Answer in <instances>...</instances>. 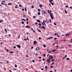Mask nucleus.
I'll return each instance as SVG.
<instances>
[{
    "label": "nucleus",
    "mask_w": 72,
    "mask_h": 72,
    "mask_svg": "<svg viewBox=\"0 0 72 72\" xmlns=\"http://www.w3.org/2000/svg\"><path fill=\"white\" fill-rule=\"evenodd\" d=\"M54 60H55L53 59L51 60V62H53V61H54Z\"/></svg>",
    "instance_id": "393cba45"
},
{
    "label": "nucleus",
    "mask_w": 72,
    "mask_h": 72,
    "mask_svg": "<svg viewBox=\"0 0 72 72\" xmlns=\"http://www.w3.org/2000/svg\"><path fill=\"white\" fill-rule=\"evenodd\" d=\"M42 60L43 61H44V60H45V58H43L42 59Z\"/></svg>",
    "instance_id": "2f4dec72"
},
{
    "label": "nucleus",
    "mask_w": 72,
    "mask_h": 72,
    "mask_svg": "<svg viewBox=\"0 0 72 72\" xmlns=\"http://www.w3.org/2000/svg\"><path fill=\"white\" fill-rule=\"evenodd\" d=\"M57 38H54V41H57Z\"/></svg>",
    "instance_id": "4468645a"
},
{
    "label": "nucleus",
    "mask_w": 72,
    "mask_h": 72,
    "mask_svg": "<svg viewBox=\"0 0 72 72\" xmlns=\"http://www.w3.org/2000/svg\"><path fill=\"white\" fill-rule=\"evenodd\" d=\"M26 24H28V21H27V22Z\"/></svg>",
    "instance_id": "680f3d73"
},
{
    "label": "nucleus",
    "mask_w": 72,
    "mask_h": 72,
    "mask_svg": "<svg viewBox=\"0 0 72 72\" xmlns=\"http://www.w3.org/2000/svg\"><path fill=\"white\" fill-rule=\"evenodd\" d=\"M22 11H24V8L22 9Z\"/></svg>",
    "instance_id": "8fccbe9b"
},
{
    "label": "nucleus",
    "mask_w": 72,
    "mask_h": 72,
    "mask_svg": "<svg viewBox=\"0 0 72 72\" xmlns=\"http://www.w3.org/2000/svg\"><path fill=\"white\" fill-rule=\"evenodd\" d=\"M28 18L26 19V21H28Z\"/></svg>",
    "instance_id": "052dcab7"
},
{
    "label": "nucleus",
    "mask_w": 72,
    "mask_h": 72,
    "mask_svg": "<svg viewBox=\"0 0 72 72\" xmlns=\"http://www.w3.org/2000/svg\"><path fill=\"white\" fill-rule=\"evenodd\" d=\"M19 7H21L22 6V5H21V4H19Z\"/></svg>",
    "instance_id": "ea45409f"
},
{
    "label": "nucleus",
    "mask_w": 72,
    "mask_h": 72,
    "mask_svg": "<svg viewBox=\"0 0 72 72\" xmlns=\"http://www.w3.org/2000/svg\"><path fill=\"white\" fill-rule=\"evenodd\" d=\"M49 58H50V59H52L53 58V56L51 55H50L49 56Z\"/></svg>",
    "instance_id": "7ed1b4c3"
},
{
    "label": "nucleus",
    "mask_w": 72,
    "mask_h": 72,
    "mask_svg": "<svg viewBox=\"0 0 72 72\" xmlns=\"http://www.w3.org/2000/svg\"><path fill=\"white\" fill-rule=\"evenodd\" d=\"M41 37H39V40H41Z\"/></svg>",
    "instance_id": "3c124183"
},
{
    "label": "nucleus",
    "mask_w": 72,
    "mask_h": 72,
    "mask_svg": "<svg viewBox=\"0 0 72 72\" xmlns=\"http://www.w3.org/2000/svg\"><path fill=\"white\" fill-rule=\"evenodd\" d=\"M54 25H55V26H56L57 25V24L55 22L54 23Z\"/></svg>",
    "instance_id": "7c9ffc66"
},
{
    "label": "nucleus",
    "mask_w": 72,
    "mask_h": 72,
    "mask_svg": "<svg viewBox=\"0 0 72 72\" xmlns=\"http://www.w3.org/2000/svg\"><path fill=\"white\" fill-rule=\"evenodd\" d=\"M10 53H14V52L12 51L10 52Z\"/></svg>",
    "instance_id": "cd10ccee"
},
{
    "label": "nucleus",
    "mask_w": 72,
    "mask_h": 72,
    "mask_svg": "<svg viewBox=\"0 0 72 72\" xmlns=\"http://www.w3.org/2000/svg\"><path fill=\"white\" fill-rule=\"evenodd\" d=\"M39 49H40V48L39 47H37L36 48V50L37 51H38V50H39Z\"/></svg>",
    "instance_id": "9b49d317"
},
{
    "label": "nucleus",
    "mask_w": 72,
    "mask_h": 72,
    "mask_svg": "<svg viewBox=\"0 0 72 72\" xmlns=\"http://www.w3.org/2000/svg\"><path fill=\"white\" fill-rule=\"evenodd\" d=\"M53 38V37H51L50 38H49V39H51Z\"/></svg>",
    "instance_id": "6ab92c4d"
},
{
    "label": "nucleus",
    "mask_w": 72,
    "mask_h": 72,
    "mask_svg": "<svg viewBox=\"0 0 72 72\" xmlns=\"http://www.w3.org/2000/svg\"><path fill=\"white\" fill-rule=\"evenodd\" d=\"M66 7L68 8V5H66Z\"/></svg>",
    "instance_id": "4d7b16f0"
},
{
    "label": "nucleus",
    "mask_w": 72,
    "mask_h": 72,
    "mask_svg": "<svg viewBox=\"0 0 72 72\" xmlns=\"http://www.w3.org/2000/svg\"><path fill=\"white\" fill-rule=\"evenodd\" d=\"M49 21H47L46 23L47 24H49Z\"/></svg>",
    "instance_id": "f704fd0d"
},
{
    "label": "nucleus",
    "mask_w": 72,
    "mask_h": 72,
    "mask_svg": "<svg viewBox=\"0 0 72 72\" xmlns=\"http://www.w3.org/2000/svg\"><path fill=\"white\" fill-rule=\"evenodd\" d=\"M37 22H39V23H40V22H41V21L39 20H37Z\"/></svg>",
    "instance_id": "ddd939ff"
},
{
    "label": "nucleus",
    "mask_w": 72,
    "mask_h": 72,
    "mask_svg": "<svg viewBox=\"0 0 72 72\" xmlns=\"http://www.w3.org/2000/svg\"><path fill=\"white\" fill-rule=\"evenodd\" d=\"M49 1L50 3H51V4L52 5H54V3H52V2L50 1V0H49Z\"/></svg>",
    "instance_id": "423d86ee"
},
{
    "label": "nucleus",
    "mask_w": 72,
    "mask_h": 72,
    "mask_svg": "<svg viewBox=\"0 0 72 72\" xmlns=\"http://www.w3.org/2000/svg\"><path fill=\"white\" fill-rule=\"evenodd\" d=\"M54 64V62H53L51 64V66H52V65H53V64Z\"/></svg>",
    "instance_id": "c85d7f7f"
},
{
    "label": "nucleus",
    "mask_w": 72,
    "mask_h": 72,
    "mask_svg": "<svg viewBox=\"0 0 72 72\" xmlns=\"http://www.w3.org/2000/svg\"><path fill=\"white\" fill-rule=\"evenodd\" d=\"M38 58H39V59H41L42 58V57H38Z\"/></svg>",
    "instance_id": "bb28decb"
},
{
    "label": "nucleus",
    "mask_w": 72,
    "mask_h": 72,
    "mask_svg": "<svg viewBox=\"0 0 72 72\" xmlns=\"http://www.w3.org/2000/svg\"><path fill=\"white\" fill-rule=\"evenodd\" d=\"M0 44L1 45H2V44H3V42H1Z\"/></svg>",
    "instance_id": "e2e57ef3"
},
{
    "label": "nucleus",
    "mask_w": 72,
    "mask_h": 72,
    "mask_svg": "<svg viewBox=\"0 0 72 72\" xmlns=\"http://www.w3.org/2000/svg\"><path fill=\"white\" fill-rule=\"evenodd\" d=\"M39 28H43L44 30H45V28L44 26H42L41 27V26H39Z\"/></svg>",
    "instance_id": "39448f33"
},
{
    "label": "nucleus",
    "mask_w": 72,
    "mask_h": 72,
    "mask_svg": "<svg viewBox=\"0 0 72 72\" xmlns=\"http://www.w3.org/2000/svg\"><path fill=\"white\" fill-rule=\"evenodd\" d=\"M55 50H53L52 51H55Z\"/></svg>",
    "instance_id": "338daca9"
},
{
    "label": "nucleus",
    "mask_w": 72,
    "mask_h": 72,
    "mask_svg": "<svg viewBox=\"0 0 72 72\" xmlns=\"http://www.w3.org/2000/svg\"><path fill=\"white\" fill-rule=\"evenodd\" d=\"M26 28H30V27L28 25H27L26 26Z\"/></svg>",
    "instance_id": "1a4fd4ad"
},
{
    "label": "nucleus",
    "mask_w": 72,
    "mask_h": 72,
    "mask_svg": "<svg viewBox=\"0 0 72 72\" xmlns=\"http://www.w3.org/2000/svg\"><path fill=\"white\" fill-rule=\"evenodd\" d=\"M37 42H36V41H34V43H33L34 45H36V43H37Z\"/></svg>",
    "instance_id": "0eeeda50"
},
{
    "label": "nucleus",
    "mask_w": 72,
    "mask_h": 72,
    "mask_svg": "<svg viewBox=\"0 0 72 72\" xmlns=\"http://www.w3.org/2000/svg\"><path fill=\"white\" fill-rule=\"evenodd\" d=\"M15 67L16 68V67H17V65H16V64H15Z\"/></svg>",
    "instance_id": "b1692460"
},
{
    "label": "nucleus",
    "mask_w": 72,
    "mask_h": 72,
    "mask_svg": "<svg viewBox=\"0 0 72 72\" xmlns=\"http://www.w3.org/2000/svg\"><path fill=\"white\" fill-rule=\"evenodd\" d=\"M21 23H22V24H24V22H22Z\"/></svg>",
    "instance_id": "69168bd1"
},
{
    "label": "nucleus",
    "mask_w": 72,
    "mask_h": 72,
    "mask_svg": "<svg viewBox=\"0 0 72 72\" xmlns=\"http://www.w3.org/2000/svg\"><path fill=\"white\" fill-rule=\"evenodd\" d=\"M1 22H3L2 20H0V23H1Z\"/></svg>",
    "instance_id": "5fc2aeb1"
},
{
    "label": "nucleus",
    "mask_w": 72,
    "mask_h": 72,
    "mask_svg": "<svg viewBox=\"0 0 72 72\" xmlns=\"http://www.w3.org/2000/svg\"><path fill=\"white\" fill-rule=\"evenodd\" d=\"M22 20H23V21H24L25 22H26V20H25V19H22Z\"/></svg>",
    "instance_id": "a211bd4d"
},
{
    "label": "nucleus",
    "mask_w": 72,
    "mask_h": 72,
    "mask_svg": "<svg viewBox=\"0 0 72 72\" xmlns=\"http://www.w3.org/2000/svg\"><path fill=\"white\" fill-rule=\"evenodd\" d=\"M52 11H50L48 10V13L49 14V13H51V12H52Z\"/></svg>",
    "instance_id": "6e6552de"
},
{
    "label": "nucleus",
    "mask_w": 72,
    "mask_h": 72,
    "mask_svg": "<svg viewBox=\"0 0 72 72\" xmlns=\"http://www.w3.org/2000/svg\"><path fill=\"white\" fill-rule=\"evenodd\" d=\"M43 56H44V57H45L46 56V54H43L42 55Z\"/></svg>",
    "instance_id": "dca6fc26"
},
{
    "label": "nucleus",
    "mask_w": 72,
    "mask_h": 72,
    "mask_svg": "<svg viewBox=\"0 0 72 72\" xmlns=\"http://www.w3.org/2000/svg\"><path fill=\"white\" fill-rule=\"evenodd\" d=\"M14 48L15 49V48H16V47H15V46H14Z\"/></svg>",
    "instance_id": "de8ad7c7"
},
{
    "label": "nucleus",
    "mask_w": 72,
    "mask_h": 72,
    "mask_svg": "<svg viewBox=\"0 0 72 72\" xmlns=\"http://www.w3.org/2000/svg\"><path fill=\"white\" fill-rule=\"evenodd\" d=\"M6 51H7V52H9V50H6Z\"/></svg>",
    "instance_id": "49530a36"
},
{
    "label": "nucleus",
    "mask_w": 72,
    "mask_h": 72,
    "mask_svg": "<svg viewBox=\"0 0 72 72\" xmlns=\"http://www.w3.org/2000/svg\"><path fill=\"white\" fill-rule=\"evenodd\" d=\"M38 12H40V9H38Z\"/></svg>",
    "instance_id": "603ef678"
},
{
    "label": "nucleus",
    "mask_w": 72,
    "mask_h": 72,
    "mask_svg": "<svg viewBox=\"0 0 72 72\" xmlns=\"http://www.w3.org/2000/svg\"><path fill=\"white\" fill-rule=\"evenodd\" d=\"M38 15H40V13L39 12L38 13Z\"/></svg>",
    "instance_id": "412c9836"
},
{
    "label": "nucleus",
    "mask_w": 72,
    "mask_h": 72,
    "mask_svg": "<svg viewBox=\"0 0 72 72\" xmlns=\"http://www.w3.org/2000/svg\"><path fill=\"white\" fill-rule=\"evenodd\" d=\"M70 9H72V7H71V6L70 7Z\"/></svg>",
    "instance_id": "774afa93"
},
{
    "label": "nucleus",
    "mask_w": 72,
    "mask_h": 72,
    "mask_svg": "<svg viewBox=\"0 0 72 72\" xmlns=\"http://www.w3.org/2000/svg\"><path fill=\"white\" fill-rule=\"evenodd\" d=\"M51 20H49V22H50V23H51Z\"/></svg>",
    "instance_id": "13d9d810"
},
{
    "label": "nucleus",
    "mask_w": 72,
    "mask_h": 72,
    "mask_svg": "<svg viewBox=\"0 0 72 72\" xmlns=\"http://www.w3.org/2000/svg\"><path fill=\"white\" fill-rule=\"evenodd\" d=\"M16 46H17L18 48H19V49L21 48V46H20V45H16Z\"/></svg>",
    "instance_id": "9d476101"
},
{
    "label": "nucleus",
    "mask_w": 72,
    "mask_h": 72,
    "mask_svg": "<svg viewBox=\"0 0 72 72\" xmlns=\"http://www.w3.org/2000/svg\"><path fill=\"white\" fill-rule=\"evenodd\" d=\"M46 61L47 62H48V63H50V58H49L48 59L46 60Z\"/></svg>",
    "instance_id": "f03ea898"
},
{
    "label": "nucleus",
    "mask_w": 72,
    "mask_h": 72,
    "mask_svg": "<svg viewBox=\"0 0 72 72\" xmlns=\"http://www.w3.org/2000/svg\"><path fill=\"white\" fill-rule=\"evenodd\" d=\"M50 17H51V18L53 20L54 19L53 14V13H50Z\"/></svg>",
    "instance_id": "f257e3e1"
},
{
    "label": "nucleus",
    "mask_w": 72,
    "mask_h": 72,
    "mask_svg": "<svg viewBox=\"0 0 72 72\" xmlns=\"http://www.w3.org/2000/svg\"><path fill=\"white\" fill-rule=\"evenodd\" d=\"M5 31L6 32H7V30H6V29H4Z\"/></svg>",
    "instance_id": "4be33fe9"
},
{
    "label": "nucleus",
    "mask_w": 72,
    "mask_h": 72,
    "mask_svg": "<svg viewBox=\"0 0 72 72\" xmlns=\"http://www.w3.org/2000/svg\"><path fill=\"white\" fill-rule=\"evenodd\" d=\"M50 68H53V66H51Z\"/></svg>",
    "instance_id": "c756f323"
},
{
    "label": "nucleus",
    "mask_w": 72,
    "mask_h": 72,
    "mask_svg": "<svg viewBox=\"0 0 72 72\" xmlns=\"http://www.w3.org/2000/svg\"><path fill=\"white\" fill-rule=\"evenodd\" d=\"M43 47H44V48H46V46H45V44H44L43 45Z\"/></svg>",
    "instance_id": "a878e982"
},
{
    "label": "nucleus",
    "mask_w": 72,
    "mask_h": 72,
    "mask_svg": "<svg viewBox=\"0 0 72 72\" xmlns=\"http://www.w3.org/2000/svg\"><path fill=\"white\" fill-rule=\"evenodd\" d=\"M66 14H67V12L66 11V10H64Z\"/></svg>",
    "instance_id": "5701e85b"
},
{
    "label": "nucleus",
    "mask_w": 72,
    "mask_h": 72,
    "mask_svg": "<svg viewBox=\"0 0 72 72\" xmlns=\"http://www.w3.org/2000/svg\"><path fill=\"white\" fill-rule=\"evenodd\" d=\"M33 18H36V16H33Z\"/></svg>",
    "instance_id": "72a5a7b5"
},
{
    "label": "nucleus",
    "mask_w": 72,
    "mask_h": 72,
    "mask_svg": "<svg viewBox=\"0 0 72 72\" xmlns=\"http://www.w3.org/2000/svg\"><path fill=\"white\" fill-rule=\"evenodd\" d=\"M67 60H69V58H66Z\"/></svg>",
    "instance_id": "4c0bfd02"
},
{
    "label": "nucleus",
    "mask_w": 72,
    "mask_h": 72,
    "mask_svg": "<svg viewBox=\"0 0 72 72\" xmlns=\"http://www.w3.org/2000/svg\"><path fill=\"white\" fill-rule=\"evenodd\" d=\"M39 26H41V24L40 23H39Z\"/></svg>",
    "instance_id": "e433bc0d"
},
{
    "label": "nucleus",
    "mask_w": 72,
    "mask_h": 72,
    "mask_svg": "<svg viewBox=\"0 0 72 72\" xmlns=\"http://www.w3.org/2000/svg\"><path fill=\"white\" fill-rule=\"evenodd\" d=\"M69 34H66V36H69Z\"/></svg>",
    "instance_id": "f8f14e48"
},
{
    "label": "nucleus",
    "mask_w": 72,
    "mask_h": 72,
    "mask_svg": "<svg viewBox=\"0 0 72 72\" xmlns=\"http://www.w3.org/2000/svg\"><path fill=\"white\" fill-rule=\"evenodd\" d=\"M46 25V24L45 23H44L43 24V26H45Z\"/></svg>",
    "instance_id": "09e8293b"
},
{
    "label": "nucleus",
    "mask_w": 72,
    "mask_h": 72,
    "mask_svg": "<svg viewBox=\"0 0 72 72\" xmlns=\"http://www.w3.org/2000/svg\"><path fill=\"white\" fill-rule=\"evenodd\" d=\"M15 8H18V6H15Z\"/></svg>",
    "instance_id": "864d4df0"
},
{
    "label": "nucleus",
    "mask_w": 72,
    "mask_h": 72,
    "mask_svg": "<svg viewBox=\"0 0 72 72\" xmlns=\"http://www.w3.org/2000/svg\"><path fill=\"white\" fill-rule=\"evenodd\" d=\"M24 9L25 10V12H27V8H26V7Z\"/></svg>",
    "instance_id": "f3484780"
},
{
    "label": "nucleus",
    "mask_w": 72,
    "mask_h": 72,
    "mask_svg": "<svg viewBox=\"0 0 72 72\" xmlns=\"http://www.w3.org/2000/svg\"><path fill=\"white\" fill-rule=\"evenodd\" d=\"M39 6H40V8H41V7H42V6L41 5H39Z\"/></svg>",
    "instance_id": "aec40b11"
},
{
    "label": "nucleus",
    "mask_w": 72,
    "mask_h": 72,
    "mask_svg": "<svg viewBox=\"0 0 72 72\" xmlns=\"http://www.w3.org/2000/svg\"><path fill=\"white\" fill-rule=\"evenodd\" d=\"M35 55H36L37 56L38 55L37 53L35 54Z\"/></svg>",
    "instance_id": "79ce46f5"
},
{
    "label": "nucleus",
    "mask_w": 72,
    "mask_h": 72,
    "mask_svg": "<svg viewBox=\"0 0 72 72\" xmlns=\"http://www.w3.org/2000/svg\"><path fill=\"white\" fill-rule=\"evenodd\" d=\"M41 70H42V71H43V70H44V68H42L41 69Z\"/></svg>",
    "instance_id": "bf43d9fd"
},
{
    "label": "nucleus",
    "mask_w": 72,
    "mask_h": 72,
    "mask_svg": "<svg viewBox=\"0 0 72 72\" xmlns=\"http://www.w3.org/2000/svg\"><path fill=\"white\" fill-rule=\"evenodd\" d=\"M33 31L34 33H35V32H35V30H33Z\"/></svg>",
    "instance_id": "58836bf2"
},
{
    "label": "nucleus",
    "mask_w": 72,
    "mask_h": 72,
    "mask_svg": "<svg viewBox=\"0 0 72 72\" xmlns=\"http://www.w3.org/2000/svg\"><path fill=\"white\" fill-rule=\"evenodd\" d=\"M1 5H4V3H1Z\"/></svg>",
    "instance_id": "a18cd8bd"
},
{
    "label": "nucleus",
    "mask_w": 72,
    "mask_h": 72,
    "mask_svg": "<svg viewBox=\"0 0 72 72\" xmlns=\"http://www.w3.org/2000/svg\"><path fill=\"white\" fill-rule=\"evenodd\" d=\"M57 33H55V35H54V36H56V35H57Z\"/></svg>",
    "instance_id": "c03bdc74"
},
{
    "label": "nucleus",
    "mask_w": 72,
    "mask_h": 72,
    "mask_svg": "<svg viewBox=\"0 0 72 72\" xmlns=\"http://www.w3.org/2000/svg\"><path fill=\"white\" fill-rule=\"evenodd\" d=\"M67 57V55H66L65 57H64V58H66Z\"/></svg>",
    "instance_id": "a19ab883"
},
{
    "label": "nucleus",
    "mask_w": 72,
    "mask_h": 72,
    "mask_svg": "<svg viewBox=\"0 0 72 72\" xmlns=\"http://www.w3.org/2000/svg\"><path fill=\"white\" fill-rule=\"evenodd\" d=\"M32 8H34V7H33V6H32Z\"/></svg>",
    "instance_id": "0e129e2a"
},
{
    "label": "nucleus",
    "mask_w": 72,
    "mask_h": 72,
    "mask_svg": "<svg viewBox=\"0 0 72 72\" xmlns=\"http://www.w3.org/2000/svg\"><path fill=\"white\" fill-rule=\"evenodd\" d=\"M38 31H39V32H41V30H38Z\"/></svg>",
    "instance_id": "473e14b6"
},
{
    "label": "nucleus",
    "mask_w": 72,
    "mask_h": 72,
    "mask_svg": "<svg viewBox=\"0 0 72 72\" xmlns=\"http://www.w3.org/2000/svg\"><path fill=\"white\" fill-rule=\"evenodd\" d=\"M29 40L28 38H27L26 39V40Z\"/></svg>",
    "instance_id": "37998d69"
},
{
    "label": "nucleus",
    "mask_w": 72,
    "mask_h": 72,
    "mask_svg": "<svg viewBox=\"0 0 72 72\" xmlns=\"http://www.w3.org/2000/svg\"><path fill=\"white\" fill-rule=\"evenodd\" d=\"M8 5H12V3H10L8 4Z\"/></svg>",
    "instance_id": "2eb2a0df"
},
{
    "label": "nucleus",
    "mask_w": 72,
    "mask_h": 72,
    "mask_svg": "<svg viewBox=\"0 0 72 72\" xmlns=\"http://www.w3.org/2000/svg\"><path fill=\"white\" fill-rule=\"evenodd\" d=\"M31 29L32 30V31H33V28H31Z\"/></svg>",
    "instance_id": "6e6d98bb"
},
{
    "label": "nucleus",
    "mask_w": 72,
    "mask_h": 72,
    "mask_svg": "<svg viewBox=\"0 0 72 72\" xmlns=\"http://www.w3.org/2000/svg\"><path fill=\"white\" fill-rule=\"evenodd\" d=\"M42 14H46V12H45V11H42Z\"/></svg>",
    "instance_id": "20e7f679"
},
{
    "label": "nucleus",
    "mask_w": 72,
    "mask_h": 72,
    "mask_svg": "<svg viewBox=\"0 0 72 72\" xmlns=\"http://www.w3.org/2000/svg\"><path fill=\"white\" fill-rule=\"evenodd\" d=\"M57 36H58V37H60V36H59L58 35V33L57 34Z\"/></svg>",
    "instance_id": "c9c22d12"
}]
</instances>
